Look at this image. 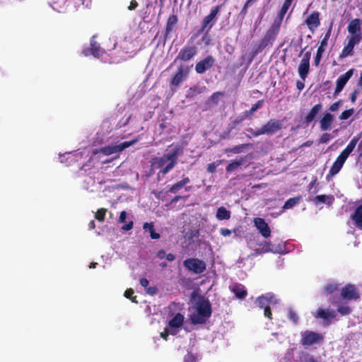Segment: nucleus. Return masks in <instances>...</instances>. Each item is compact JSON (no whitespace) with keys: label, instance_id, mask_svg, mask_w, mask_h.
Masks as SVG:
<instances>
[{"label":"nucleus","instance_id":"nucleus-22","mask_svg":"<svg viewBox=\"0 0 362 362\" xmlns=\"http://www.w3.org/2000/svg\"><path fill=\"white\" fill-rule=\"evenodd\" d=\"M322 104L318 103L314 105L308 115L305 117V123L308 125L310 124L317 117V115L322 111Z\"/></svg>","mask_w":362,"mask_h":362},{"label":"nucleus","instance_id":"nucleus-17","mask_svg":"<svg viewBox=\"0 0 362 362\" xmlns=\"http://www.w3.org/2000/svg\"><path fill=\"white\" fill-rule=\"evenodd\" d=\"M254 224L255 226L257 228V230L259 231L261 235L267 238H269L271 235V230L266 221L262 218H254Z\"/></svg>","mask_w":362,"mask_h":362},{"label":"nucleus","instance_id":"nucleus-58","mask_svg":"<svg viewBox=\"0 0 362 362\" xmlns=\"http://www.w3.org/2000/svg\"><path fill=\"white\" fill-rule=\"evenodd\" d=\"M127 216V213L125 211H122L119 214L118 222L121 223H124L126 221Z\"/></svg>","mask_w":362,"mask_h":362},{"label":"nucleus","instance_id":"nucleus-48","mask_svg":"<svg viewBox=\"0 0 362 362\" xmlns=\"http://www.w3.org/2000/svg\"><path fill=\"white\" fill-rule=\"evenodd\" d=\"M286 13V12H284L280 9V11H279L278 15H277V18L274 21L273 24H274L276 25H278L279 27H281V23L283 21V19H284Z\"/></svg>","mask_w":362,"mask_h":362},{"label":"nucleus","instance_id":"nucleus-44","mask_svg":"<svg viewBox=\"0 0 362 362\" xmlns=\"http://www.w3.org/2000/svg\"><path fill=\"white\" fill-rule=\"evenodd\" d=\"M223 95V93L222 92H215L214 93L208 100V103H211L214 105H216L219 101V97Z\"/></svg>","mask_w":362,"mask_h":362},{"label":"nucleus","instance_id":"nucleus-59","mask_svg":"<svg viewBox=\"0 0 362 362\" xmlns=\"http://www.w3.org/2000/svg\"><path fill=\"white\" fill-rule=\"evenodd\" d=\"M133 226H134L133 221H130L129 223H127V224L124 225L122 227V229L123 230L128 231V230H132L133 228Z\"/></svg>","mask_w":362,"mask_h":362},{"label":"nucleus","instance_id":"nucleus-47","mask_svg":"<svg viewBox=\"0 0 362 362\" xmlns=\"http://www.w3.org/2000/svg\"><path fill=\"white\" fill-rule=\"evenodd\" d=\"M354 110L353 108L344 110L339 115V119L341 120L347 119L354 114Z\"/></svg>","mask_w":362,"mask_h":362},{"label":"nucleus","instance_id":"nucleus-4","mask_svg":"<svg viewBox=\"0 0 362 362\" xmlns=\"http://www.w3.org/2000/svg\"><path fill=\"white\" fill-rule=\"evenodd\" d=\"M300 334V343L304 347L310 346L314 344L322 343L324 341V337L322 334L313 331L306 330L301 332Z\"/></svg>","mask_w":362,"mask_h":362},{"label":"nucleus","instance_id":"nucleus-60","mask_svg":"<svg viewBox=\"0 0 362 362\" xmlns=\"http://www.w3.org/2000/svg\"><path fill=\"white\" fill-rule=\"evenodd\" d=\"M341 102V100H339L337 102H335V103H332L330 105L329 110L330 111H332V112L337 111L338 110L339 107V105H340Z\"/></svg>","mask_w":362,"mask_h":362},{"label":"nucleus","instance_id":"nucleus-12","mask_svg":"<svg viewBox=\"0 0 362 362\" xmlns=\"http://www.w3.org/2000/svg\"><path fill=\"white\" fill-rule=\"evenodd\" d=\"M220 8L221 6H216L211 10L210 13L204 18L202 27L198 31V34L203 33L207 27H209L208 30H210L213 27L214 23H212V21L219 12Z\"/></svg>","mask_w":362,"mask_h":362},{"label":"nucleus","instance_id":"nucleus-13","mask_svg":"<svg viewBox=\"0 0 362 362\" xmlns=\"http://www.w3.org/2000/svg\"><path fill=\"white\" fill-rule=\"evenodd\" d=\"M310 55L311 53L310 52H306L304 54L298 66V74L303 80H305L307 78L310 71Z\"/></svg>","mask_w":362,"mask_h":362},{"label":"nucleus","instance_id":"nucleus-35","mask_svg":"<svg viewBox=\"0 0 362 362\" xmlns=\"http://www.w3.org/2000/svg\"><path fill=\"white\" fill-rule=\"evenodd\" d=\"M264 103V100H259L256 103L253 104L249 110H246L245 112H244L245 117H247L248 118H251L253 116L254 113L259 108H260L263 105Z\"/></svg>","mask_w":362,"mask_h":362},{"label":"nucleus","instance_id":"nucleus-42","mask_svg":"<svg viewBox=\"0 0 362 362\" xmlns=\"http://www.w3.org/2000/svg\"><path fill=\"white\" fill-rule=\"evenodd\" d=\"M252 4L250 3L248 1H246V2L244 4L240 12L238 15V18L240 20H243L246 15L247 14V8L249 6H252Z\"/></svg>","mask_w":362,"mask_h":362},{"label":"nucleus","instance_id":"nucleus-24","mask_svg":"<svg viewBox=\"0 0 362 362\" xmlns=\"http://www.w3.org/2000/svg\"><path fill=\"white\" fill-rule=\"evenodd\" d=\"M360 139V136H354L346 146V147L341 152V155L345 157L346 159L349 156L351 153V152L355 148L358 140Z\"/></svg>","mask_w":362,"mask_h":362},{"label":"nucleus","instance_id":"nucleus-20","mask_svg":"<svg viewBox=\"0 0 362 362\" xmlns=\"http://www.w3.org/2000/svg\"><path fill=\"white\" fill-rule=\"evenodd\" d=\"M190 182V180L188 177H183L181 180L175 182L173 185H171L168 192L173 194H177L179 191L185 187V189L186 192H189L191 189V187H185L187 184Z\"/></svg>","mask_w":362,"mask_h":362},{"label":"nucleus","instance_id":"nucleus-34","mask_svg":"<svg viewBox=\"0 0 362 362\" xmlns=\"http://www.w3.org/2000/svg\"><path fill=\"white\" fill-rule=\"evenodd\" d=\"M244 158H240L239 160H232L226 168V170L227 173H231L236 169H238L240 166H241L244 163Z\"/></svg>","mask_w":362,"mask_h":362},{"label":"nucleus","instance_id":"nucleus-64","mask_svg":"<svg viewBox=\"0 0 362 362\" xmlns=\"http://www.w3.org/2000/svg\"><path fill=\"white\" fill-rule=\"evenodd\" d=\"M138 3L135 0H132L131 2H130V4L129 6H128V9L129 11H132V10H134L137 6H138Z\"/></svg>","mask_w":362,"mask_h":362},{"label":"nucleus","instance_id":"nucleus-19","mask_svg":"<svg viewBox=\"0 0 362 362\" xmlns=\"http://www.w3.org/2000/svg\"><path fill=\"white\" fill-rule=\"evenodd\" d=\"M94 38L95 36L92 37L90 40V47L83 49V54L85 56L92 54L95 57L99 58L102 54V50L100 45L94 40Z\"/></svg>","mask_w":362,"mask_h":362},{"label":"nucleus","instance_id":"nucleus-15","mask_svg":"<svg viewBox=\"0 0 362 362\" xmlns=\"http://www.w3.org/2000/svg\"><path fill=\"white\" fill-rule=\"evenodd\" d=\"M354 71V69H351L348 70L345 74L339 76V78L337 80V86L334 90L335 95H337L340 92H341L346 83L352 77Z\"/></svg>","mask_w":362,"mask_h":362},{"label":"nucleus","instance_id":"nucleus-52","mask_svg":"<svg viewBox=\"0 0 362 362\" xmlns=\"http://www.w3.org/2000/svg\"><path fill=\"white\" fill-rule=\"evenodd\" d=\"M170 334L174 335V334H176V332L175 331H173V330L169 331L168 328L165 327L164 329V331L160 332V336L161 338H163V339L167 341L168 340V337Z\"/></svg>","mask_w":362,"mask_h":362},{"label":"nucleus","instance_id":"nucleus-2","mask_svg":"<svg viewBox=\"0 0 362 362\" xmlns=\"http://www.w3.org/2000/svg\"><path fill=\"white\" fill-rule=\"evenodd\" d=\"M211 305L208 300H202L197 303L196 312L190 315V320L193 325L205 324L211 315Z\"/></svg>","mask_w":362,"mask_h":362},{"label":"nucleus","instance_id":"nucleus-61","mask_svg":"<svg viewBox=\"0 0 362 362\" xmlns=\"http://www.w3.org/2000/svg\"><path fill=\"white\" fill-rule=\"evenodd\" d=\"M158 289L156 286H150V287H147L146 288V293L149 294V295H154L156 293Z\"/></svg>","mask_w":362,"mask_h":362},{"label":"nucleus","instance_id":"nucleus-18","mask_svg":"<svg viewBox=\"0 0 362 362\" xmlns=\"http://www.w3.org/2000/svg\"><path fill=\"white\" fill-rule=\"evenodd\" d=\"M308 29L313 33L315 29L320 25V13L313 11L305 21Z\"/></svg>","mask_w":362,"mask_h":362},{"label":"nucleus","instance_id":"nucleus-37","mask_svg":"<svg viewBox=\"0 0 362 362\" xmlns=\"http://www.w3.org/2000/svg\"><path fill=\"white\" fill-rule=\"evenodd\" d=\"M204 88H205V87H201V86H194L193 87H191L187 90L186 97L187 98H192L197 96V95L202 93L204 91Z\"/></svg>","mask_w":362,"mask_h":362},{"label":"nucleus","instance_id":"nucleus-32","mask_svg":"<svg viewBox=\"0 0 362 362\" xmlns=\"http://www.w3.org/2000/svg\"><path fill=\"white\" fill-rule=\"evenodd\" d=\"M231 213L224 206H220L216 211V217L218 220H228L230 218Z\"/></svg>","mask_w":362,"mask_h":362},{"label":"nucleus","instance_id":"nucleus-57","mask_svg":"<svg viewBox=\"0 0 362 362\" xmlns=\"http://www.w3.org/2000/svg\"><path fill=\"white\" fill-rule=\"evenodd\" d=\"M264 315L266 317L269 318V320L272 319V313L270 309V305L267 306L265 308H264Z\"/></svg>","mask_w":362,"mask_h":362},{"label":"nucleus","instance_id":"nucleus-41","mask_svg":"<svg viewBox=\"0 0 362 362\" xmlns=\"http://www.w3.org/2000/svg\"><path fill=\"white\" fill-rule=\"evenodd\" d=\"M107 209L105 208L98 209L95 214V218L100 222H104Z\"/></svg>","mask_w":362,"mask_h":362},{"label":"nucleus","instance_id":"nucleus-38","mask_svg":"<svg viewBox=\"0 0 362 362\" xmlns=\"http://www.w3.org/2000/svg\"><path fill=\"white\" fill-rule=\"evenodd\" d=\"M300 200V197H292L286 201V202L284 204L283 209H289L293 207L294 206L297 205Z\"/></svg>","mask_w":362,"mask_h":362},{"label":"nucleus","instance_id":"nucleus-11","mask_svg":"<svg viewBox=\"0 0 362 362\" xmlns=\"http://www.w3.org/2000/svg\"><path fill=\"white\" fill-rule=\"evenodd\" d=\"M347 44H346L339 54V59H344L349 56L354 54V47L358 45L361 40L355 39L354 37H347Z\"/></svg>","mask_w":362,"mask_h":362},{"label":"nucleus","instance_id":"nucleus-29","mask_svg":"<svg viewBox=\"0 0 362 362\" xmlns=\"http://www.w3.org/2000/svg\"><path fill=\"white\" fill-rule=\"evenodd\" d=\"M339 284L336 282H329L325 285L323 294L326 296H332L334 293L339 291Z\"/></svg>","mask_w":362,"mask_h":362},{"label":"nucleus","instance_id":"nucleus-10","mask_svg":"<svg viewBox=\"0 0 362 362\" xmlns=\"http://www.w3.org/2000/svg\"><path fill=\"white\" fill-rule=\"evenodd\" d=\"M197 54V47L195 45L185 46L179 52L176 60L187 62L192 59Z\"/></svg>","mask_w":362,"mask_h":362},{"label":"nucleus","instance_id":"nucleus-6","mask_svg":"<svg viewBox=\"0 0 362 362\" xmlns=\"http://www.w3.org/2000/svg\"><path fill=\"white\" fill-rule=\"evenodd\" d=\"M189 68L187 66H180L177 72L173 76L170 86L173 91H176L180 84L188 77Z\"/></svg>","mask_w":362,"mask_h":362},{"label":"nucleus","instance_id":"nucleus-7","mask_svg":"<svg viewBox=\"0 0 362 362\" xmlns=\"http://www.w3.org/2000/svg\"><path fill=\"white\" fill-rule=\"evenodd\" d=\"M340 296L343 300H357L360 298V292L354 285L349 284L341 289Z\"/></svg>","mask_w":362,"mask_h":362},{"label":"nucleus","instance_id":"nucleus-49","mask_svg":"<svg viewBox=\"0 0 362 362\" xmlns=\"http://www.w3.org/2000/svg\"><path fill=\"white\" fill-rule=\"evenodd\" d=\"M324 52H325V48H317V53H316V55L314 59V64L315 66L319 65Z\"/></svg>","mask_w":362,"mask_h":362},{"label":"nucleus","instance_id":"nucleus-53","mask_svg":"<svg viewBox=\"0 0 362 362\" xmlns=\"http://www.w3.org/2000/svg\"><path fill=\"white\" fill-rule=\"evenodd\" d=\"M331 135L328 133H324L320 138V142L322 144L327 143L331 139Z\"/></svg>","mask_w":362,"mask_h":362},{"label":"nucleus","instance_id":"nucleus-25","mask_svg":"<svg viewBox=\"0 0 362 362\" xmlns=\"http://www.w3.org/2000/svg\"><path fill=\"white\" fill-rule=\"evenodd\" d=\"M333 120L334 116L329 112H326L320 120L321 129L326 131L330 129Z\"/></svg>","mask_w":362,"mask_h":362},{"label":"nucleus","instance_id":"nucleus-27","mask_svg":"<svg viewBox=\"0 0 362 362\" xmlns=\"http://www.w3.org/2000/svg\"><path fill=\"white\" fill-rule=\"evenodd\" d=\"M351 219L356 227L362 229V204L356 208L354 214L351 215Z\"/></svg>","mask_w":362,"mask_h":362},{"label":"nucleus","instance_id":"nucleus-16","mask_svg":"<svg viewBox=\"0 0 362 362\" xmlns=\"http://www.w3.org/2000/svg\"><path fill=\"white\" fill-rule=\"evenodd\" d=\"M277 303V300L275 298V296L272 293H266L265 295H262L258 297L255 301V304L259 308H265L267 306L270 305L271 304Z\"/></svg>","mask_w":362,"mask_h":362},{"label":"nucleus","instance_id":"nucleus-33","mask_svg":"<svg viewBox=\"0 0 362 362\" xmlns=\"http://www.w3.org/2000/svg\"><path fill=\"white\" fill-rule=\"evenodd\" d=\"M334 197L332 195H325V194H321V195H317L313 201L315 204L319 203H325L327 205H331L334 202Z\"/></svg>","mask_w":362,"mask_h":362},{"label":"nucleus","instance_id":"nucleus-28","mask_svg":"<svg viewBox=\"0 0 362 362\" xmlns=\"http://www.w3.org/2000/svg\"><path fill=\"white\" fill-rule=\"evenodd\" d=\"M280 27L274 24H272L271 27L267 30L264 35V37L271 41L272 42H274L279 32Z\"/></svg>","mask_w":362,"mask_h":362},{"label":"nucleus","instance_id":"nucleus-39","mask_svg":"<svg viewBox=\"0 0 362 362\" xmlns=\"http://www.w3.org/2000/svg\"><path fill=\"white\" fill-rule=\"evenodd\" d=\"M250 144H243L235 146L233 148H227L225 149L226 153H240L243 151L245 148H246Z\"/></svg>","mask_w":362,"mask_h":362},{"label":"nucleus","instance_id":"nucleus-30","mask_svg":"<svg viewBox=\"0 0 362 362\" xmlns=\"http://www.w3.org/2000/svg\"><path fill=\"white\" fill-rule=\"evenodd\" d=\"M184 322V316L181 313H177L169 322L168 326L170 328H179Z\"/></svg>","mask_w":362,"mask_h":362},{"label":"nucleus","instance_id":"nucleus-50","mask_svg":"<svg viewBox=\"0 0 362 362\" xmlns=\"http://www.w3.org/2000/svg\"><path fill=\"white\" fill-rule=\"evenodd\" d=\"M134 290L132 288H128L124 292V296L127 298H129L132 300V302L133 303H137V300H136V296H134Z\"/></svg>","mask_w":362,"mask_h":362},{"label":"nucleus","instance_id":"nucleus-63","mask_svg":"<svg viewBox=\"0 0 362 362\" xmlns=\"http://www.w3.org/2000/svg\"><path fill=\"white\" fill-rule=\"evenodd\" d=\"M166 253L165 251L163 249L158 251L156 254V257L160 259L165 258Z\"/></svg>","mask_w":362,"mask_h":362},{"label":"nucleus","instance_id":"nucleus-9","mask_svg":"<svg viewBox=\"0 0 362 362\" xmlns=\"http://www.w3.org/2000/svg\"><path fill=\"white\" fill-rule=\"evenodd\" d=\"M348 33L351 37L362 40L361 21L359 18L351 20L347 26Z\"/></svg>","mask_w":362,"mask_h":362},{"label":"nucleus","instance_id":"nucleus-36","mask_svg":"<svg viewBox=\"0 0 362 362\" xmlns=\"http://www.w3.org/2000/svg\"><path fill=\"white\" fill-rule=\"evenodd\" d=\"M143 228L149 232L151 239L156 240L160 238V235L155 231L154 225L152 222L145 223L143 226Z\"/></svg>","mask_w":362,"mask_h":362},{"label":"nucleus","instance_id":"nucleus-5","mask_svg":"<svg viewBox=\"0 0 362 362\" xmlns=\"http://www.w3.org/2000/svg\"><path fill=\"white\" fill-rule=\"evenodd\" d=\"M183 265L186 269L196 274L203 273L206 269L205 262L198 258H187L183 262Z\"/></svg>","mask_w":362,"mask_h":362},{"label":"nucleus","instance_id":"nucleus-56","mask_svg":"<svg viewBox=\"0 0 362 362\" xmlns=\"http://www.w3.org/2000/svg\"><path fill=\"white\" fill-rule=\"evenodd\" d=\"M292 2L293 1L291 0H284V2L281 8V10L286 13L289 7L291 6Z\"/></svg>","mask_w":362,"mask_h":362},{"label":"nucleus","instance_id":"nucleus-51","mask_svg":"<svg viewBox=\"0 0 362 362\" xmlns=\"http://www.w3.org/2000/svg\"><path fill=\"white\" fill-rule=\"evenodd\" d=\"M221 163V160L211 163L207 165V171L210 173H215L216 171V167Z\"/></svg>","mask_w":362,"mask_h":362},{"label":"nucleus","instance_id":"nucleus-31","mask_svg":"<svg viewBox=\"0 0 362 362\" xmlns=\"http://www.w3.org/2000/svg\"><path fill=\"white\" fill-rule=\"evenodd\" d=\"M231 290L238 298H244L247 294L244 286L241 284H235L232 286Z\"/></svg>","mask_w":362,"mask_h":362},{"label":"nucleus","instance_id":"nucleus-26","mask_svg":"<svg viewBox=\"0 0 362 362\" xmlns=\"http://www.w3.org/2000/svg\"><path fill=\"white\" fill-rule=\"evenodd\" d=\"M178 22L177 16L175 14H172L168 17L167 21L165 30V37L167 38L170 32L174 30V28L177 25Z\"/></svg>","mask_w":362,"mask_h":362},{"label":"nucleus","instance_id":"nucleus-8","mask_svg":"<svg viewBox=\"0 0 362 362\" xmlns=\"http://www.w3.org/2000/svg\"><path fill=\"white\" fill-rule=\"evenodd\" d=\"M136 142V140H132L128 141H124L119 145L115 146H107L103 147L100 151L104 155L109 156L115 153L121 152L125 148L132 146Z\"/></svg>","mask_w":362,"mask_h":362},{"label":"nucleus","instance_id":"nucleus-23","mask_svg":"<svg viewBox=\"0 0 362 362\" xmlns=\"http://www.w3.org/2000/svg\"><path fill=\"white\" fill-rule=\"evenodd\" d=\"M336 314L333 310H325L319 308L315 314V318L323 319L325 320H330L335 318Z\"/></svg>","mask_w":362,"mask_h":362},{"label":"nucleus","instance_id":"nucleus-43","mask_svg":"<svg viewBox=\"0 0 362 362\" xmlns=\"http://www.w3.org/2000/svg\"><path fill=\"white\" fill-rule=\"evenodd\" d=\"M266 47H267V46L260 40L259 42L255 47V49L252 52V57L250 59V62H251L252 60L253 57L257 54L262 52Z\"/></svg>","mask_w":362,"mask_h":362},{"label":"nucleus","instance_id":"nucleus-40","mask_svg":"<svg viewBox=\"0 0 362 362\" xmlns=\"http://www.w3.org/2000/svg\"><path fill=\"white\" fill-rule=\"evenodd\" d=\"M259 247L255 250L256 253L261 254L272 251L271 243L267 241H264L259 244Z\"/></svg>","mask_w":362,"mask_h":362},{"label":"nucleus","instance_id":"nucleus-3","mask_svg":"<svg viewBox=\"0 0 362 362\" xmlns=\"http://www.w3.org/2000/svg\"><path fill=\"white\" fill-rule=\"evenodd\" d=\"M283 127L282 121L275 119H269L260 129H253L249 128L247 132L250 133L254 137H257L262 134L272 135L281 130Z\"/></svg>","mask_w":362,"mask_h":362},{"label":"nucleus","instance_id":"nucleus-14","mask_svg":"<svg viewBox=\"0 0 362 362\" xmlns=\"http://www.w3.org/2000/svg\"><path fill=\"white\" fill-rule=\"evenodd\" d=\"M214 58L211 55H208L204 59L197 63L195 71L197 74H204L214 66Z\"/></svg>","mask_w":362,"mask_h":362},{"label":"nucleus","instance_id":"nucleus-45","mask_svg":"<svg viewBox=\"0 0 362 362\" xmlns=\"http://www.w3.org/2000/svg\"><path fill=\"white\" fill-rule=\"evenodd\" d=\"M337 312L340 313L342 316L348 315L351 313V308L348 305H339L337 308Z\"/></svg>","mask_w":362,"mask_h":362},{"label":"nucleus","instance_id":"nucleus-1","mask_svg":"<svg viewBox=\"0 0 362 362\" xmlns=\"http://www.w3.org/2000/svg\"><path fill=\"white\" fill-rule=\"evenodd\" d=\"M169 147L173 148L163 156L153 158L151 162L153 168H161L159 174L163 175H166L174 168L177 163L179 156L183 153V147L180 144L175 146L171 144Z\"/></svg>","mask_w":362,"mask_h":362},{"label":"nucleus","instance_id":"nucleus-55","mask_svg":"<svg viewBox=\"0 0 362 362\" xmlns=\"http://www.w3.org/2000/svg\"><path fill=\"white\" fill-rule=\"evenodd\" d=\"M292 2L293 1L291 0H284V2L281 8V10L286 13L289 7L291 6Z\"/></svg>","mask_w":362,"mask_h":362},{"label":"nucleus","instance_id":"nucleus-62","mask_svg":"<svg viewBox=\"0 0 362 362\" xmlns=\"http://www.w3.org/2000/svg\"><path fill=\"white\" fill-rule=\"evenodd\" d=\"M358 93L359 91L358 90H355L354 92L351 93L350 95V100L352 103H354L356 102Z\"/></svg>","mask_w":362,"mask_h":362},{"label":"nucleus","instance_id":"nucleus-21","mask_svg":"<svg viewBox=\"0 0 362 362\" xmlns=\"http://www.w3.org/2000/svg\"><path fill=\"white\" fill-rule=\"evenodd\" d=\"M346 160V158L339 154L336 160L332 164V167L329 169L328 175L334 176L337 174L340 170L341 169L344 163Z\"/></svg>","mask_w":362,"mask_h":362},{"label":"nucleus","instance_id":"nucleus-46","mask_svg":"<svg viewBox=\"0 0 362 362\" xmlns=\"http://www.w3.org/2000/svg\"><path fill=\"white\" fill-rule=\"evenodd\" d=\"M288 318L292 321L294 324H298V317L297 313L291 308L288 310Z\"/></svg>","mask_w":362,"mask_h":362},{"label":"nucleus","instance_id":"nucleus-54","mask_svg":"<svg viewBox=\"0 0 362 362\" xmlns=\"http://www.w3.org/2000/svg\"><path fill=\"white\" fill-rule=\"evenodd\" d=\"M248 118L245 117V115L243 113V115L237 117L235 120L233 121V127H236L238 124L242 123L245 119Z\"/></svg>","mask_w":362,"mask_h":362}]
</instances>
